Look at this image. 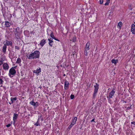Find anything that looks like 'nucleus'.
<instances>
[{
	"instance_id": "obj_1",
	"label": "nucleus",
	"mask_w": 135,
	"mask_h": 135,
	"mask_svg": "<svg viewBox=\"0 0 135 135\" xmlns=\"http://www.w3.org/2000/svg\"><path fill=\"white\" fill-rule=\"evenodd\" d=\"M39 52L38 51H35L33 53H32L29 55L28 58L29 59L38 58L39 56Z\"/></svg>"
},
{
	"instance_id": "obj_2",
	"label": "nucleus",
	"mask_w": 135,
	"mask_h": 135,
	"mask_svg": "<svg viewBox=\"0 0 135 135\" xmlns=\"http://www.w3.org/2000/svg\"><path fill=\"white\" fill-rule=\"evenodd\" d=\"M16 73V71L13 68H11L9 71V76L10 77H12L11 75H14Z\"/></svg>"
},
{
	"instance_id": "obj_3",
	"label": "nucleus",
	"mask_w": 135,
	"mask_h": 135,
	"mask_svg": "<svg viewBox=\"0 0 135 135\" xmlns=\"http://www.w3.org/2000/svg\"><path fill=\"white\" fill-rule=\"evenodd\" d=\"M18 28H17L16 29V31H15V36L16 37L17 39H18L19 38V37L20 36V35L19 33V32H18L17 31V29Z\"/></svg>"
},
{
	"instance_id": "obj_4",
	"label": "nucleus",
	"mask_w": 135,
	"mask_h": 135,
	"mask_svg": "<svg viewBox=\"0 0 135 135\" xmlns=\"http://www.w3.org/2000/svg\"><path fill=\"white\" fill-rule=\"evenodd\" d=\"M131 31L133 34H135V25L133 24L132 25Z\"/></svg>"
},
{
	"instance_id": "obj_5",
	"label": "nucleus",
	"mask_w": 135,
	"mask_h": 135,
	"mask_svg": "<svg viewBox=\"0 0 135 135\" xmlns=\"http://www.w3.org/2000/svg\"><path fill=\"white\" fill-rule=\"evenodd\" d=\"M115 93V91H114L113 89L112 91L110 92L109 94V99H110V98H112V96L114 95Z\"/></svg>"
},
{
	"instance_id": "obj_6",
	"label": "nucleus",
	"mask_w": 135,
	"mask_h": 135,
	"mask_svg": "<svg viewBox=\"0 0 135 135\" xmlns=\"http://www.w3.org/2000/svg\"><path fill=\"white\" fill-rule=\"evenodd\" d=\"M12 42L11 41H6V42L5 43V44L4 43V45L6 46L7 45H12Z\"/></svg>"
},
{
	"instance_id": "obj_7",
	"label": "nucleus",
	"mask_w": 135,
	"mask_h": 135,
	"mask_svg": "<svg viewBox=\"0 0 135 135\" xmlns=\"http://www.w3.org/2000/svg\"><path fill=\"white\" fill-rule=\"evenodd\" d=\"M3 68L4 69H8L9 68V66L7 64L5 63L3 65Z\"/></svg>"
},
{
	"instance_id": "obj_8",
	"label": "nucleus",
	"mask_w": 135,
	"mask_h": 135,
	"mask_svg": "<svg viewBox=\"0 0 135 135\" xmlns=\"http://www.w3.org/2000/svg\"><path fill=\"white\" fill-rule=\"evenodd\" d=\"M69 84L68 81L66 80L65 83V89H67V88Z\"/></svg>"
},
{
	"instance_id": "obj_9",
	"label": "nucleus",
	"mask_w": 135,
	"mask_h": 135,
	"mask_svg": "<svg viewBox=\"0 0 135 135\" xmlns=\"http://www.w3.org/2000/svg\"><path fill=\"white\" fill-rule=\"evenodd\" d=\"M18 115L17 114H15L14 113V117H13V120L14 122V123H15V120H16L17 118Z\"/></svg>"
},
{
	"instance_id": "obj_10",
	"label": "nucleus",
	"mask_w": 135,
	"mask_h": 135,
	"mask_svg": "<svg viewBox=\"0 0 135 135\" xmlns=\"http://www.w3.org/2000/svg\"><path fill=\"white\" fill-rule=\"evenodd\" d=\"M94 87L95 88L94 91L95 92H97L99 88V85L96 84V85H94Z\"/></svg>"
},
{
	"instance_id": "obj_11",
	"label": "nucleus",
	"mask_w": 135,
	"mask_h": 135,
	"mask_svg": "<svg viewBox=\"0 0 135 135\" xmlns=\"http://www.w3.org/2000/svg\"><path fill=\"white\" fill-rule=\"evenodd\" d=\"M50 36L51 38L54 39L55 40L58 41H59V40L58 39H57L53 35V33L52 32H51V34L50 35Z\"/></svg>"
},
{
	"instance_id": "obj_12",
	"label": "nucleus",
	"mask_w": 135,
	"mask_h": 135,
	"mask_svg": "<svg viewBox=\"0 0 135 135\" xmlns=\"http://www.w3.org/2000/svg\"><path fill=\"white\" fill-rule=\"evenodd\" d=\"M90 45V43L89 42H88L86 44V46H85V49H86V50H89V46Z\"/></svg>"
},
{
	"instance_id": "obj_13",
	"label": "nucleus",
	"mask_w": 135,
	"mask_h": 135,
	"mask_svg": "<svg viewBox=\"0 0 135 135\" xmlns=\"http://www.w3.org/2000/svg\"><path fill=\"white\" fill-rule=\"evenodd\" d=\"M45 43V40L43 39L41 41L40 43V45L42 46Z\"/></svg>"
},
{
	"instance_id": "obj_14",
	"label": "nucleus",
	"mask_w": 135,
	"mask_h": 135,
	"mask_svg": "<svg viewBox=\"0 0 135 135\" xmlns=\"http://www.w3.org/2000/svg\"><path fill=\"white\" fill-rule=\"evenodd\" d=\"M5 26L6 27H8L10 26V24L8 21L5 22Z\"/></svg>"
},
{
	"instance_id": "obj_15",
	"label": "nucleus",
	"mask_w": 135,
	"mask_h": 135,
	"mask_svg": "<svg viewBox=\"0 0 135 135\" xmlns=\"http://www.w3.org/2000/svg\"><path fill=\"white\" fill-rule=\"evenodd\" d=\"M48 40L49 41V44L50 46H52V44H51V43L53 42L52 41V39L51 38H48Z\"/></svg>"
},
{
	"instance_id": "obj_16",
	"label": "nucleus",
	"mask_w": 135,
	"mask_h": 135,
	"mask_svg": "<svg viewBox=\"0 0 135 135\" xmlns=\"http://www.w3.org/2000/svg\"><path fill=\"white\" fill-rule=\"evenodd\" d=\"M7 46L6 45H4L2 51L3 52L5 53L6 52Z\"/></svg>"
},
{
	"instance_id": "obj_17",
	"label": "nucleus",
	"mask_w": 135,
	"mask_h": 135,
	"mask_svg": "<svg viewBox=\"0 0 135 135\" xmlns=\"http://www.w3.org/2000/svg\"><path fill=\"white\" fill-rule=\"evenodd\" d=\"M118 61V60H115L114 59H113L112 60V62L114 63L115 64H116L117 62Z\"/></svg>"
},
{
	"instance_id": "obj_18",
	"label": "nucleus",
	"mask_w": 135,
	"mask_h": 135,
	"mask_svg": "<svg viewBox=\"0 0 135 135\" xmlns=\"http://www.w3.org/2000/svg\"><path fill=\"white\" fill-rule=\"evenodd\" d=\"M17 100V98L16 97L13 98L12 97L11 98V100L12 102V103H13L14 101H15Z\"/></svg>"
},
{
	"instance_id": "obj_19",
	"label": "nucleus",
	"mask_w": 135,
	"mask_h": 135,
	"mask_svg": "<svg viewBox=\"0 0 135 135\" xmlns=\"http://www.w3.org/2000/svg\"><path fill=\"white\" fill-rule=\"evenodd\" d=\"M35 72L36 73H40L41 72L40 68L39 69H37L35 71V70L34 71V72H35Z\"/></svg>"
},
{
	"instance_id": "obj_20",
	"label": "nucleus",
	"mask_w": 135,
	"mask_h": 135,
	"mask_svg": "<svg viewBox=\"0 0 135 135\" xmlns=\"http://www.w3.org/2000/svg\"><path fill=\"white\" fill-rule=\"evenodd\" d=\"M77 117H75L74 118V119H73V121L72 122L73 123H74L75 124V123L77 120Z\"/></svg>"
},
{
	"instance_id": "obj_21",
	"label": "nucleus",
	"mask_w": 135,
	"mask_h": 135,
	"mask_svg": "<svg viewBox=\"0 0 135 135\" xmlns=\"http://www.w3.org/2000/svg\"><path fill=\"white\" fill-rule=\"evenodd\" d=\"M21 60L20 58H18L17 60V61L16 62L17 63L19 64L21 62Z\"/></svg>"
},
{
	"instance_id": "obj_22",
	"label": "nucleus",
	"mask_w": 135,
	"mask_h": 135,
	"mask_svg": "<svg viewBox=\"0 0 135 135\" xmlns=\"http://www.w3.org/2000/svg\"><path fill=\"white\" fill-rule=\"evenodd\" d=\"M113 12L112 11H110L108 12L107 14L109 16H110V15L113 13Z\"/></svg>"
},
{
	"instance_id": "obj_23",
	"label": "nucleus",
	"mask_w": 135,
	"mask_h": 135,
	"mask_svg": "<svg viewBox=\"0 0 135 135\" xmlns=\"http://www.w3.org/2000/svg\"><path fill=\"white\" fill-rule=\"evenodd\" d=\"M122 22H119L118 24V26H119V28H120L122 26Z\"/></svg>"
},
{
	"instance_id": "obj_24",
	"label": "nucleus",
	"mask_w": 135,
	"mask_h": 135,
	"mask_svg": "<svg viewBox=\"0 0 135 135\" xmlns=\"http://www.w3.org/2000/svg\"><path fill=\"white\" fill-rule=\"evenodd\" d=\"M30 103L32 105L35 106L36 105V103L34 102L33 101H32L30 102Z\"/></svg>"
},
{
	"instance_id": "obj_25",
	"label": "nucleus",
	"mask_w": 135,
	"mask_h": 135,
	"mask_svg": "<svg viewBox=\"0 0 135 135\" xmlns=\"http://www.w3.org/2000/svg\"><path fill=\"white\" fill-rule=\"evenodd\" d=\"M74 123H73V122H72L71 124L69 126L68 128L70 129L73 126L74 124Z\"/></svg>"
},
{
	"instance_id": "obj_26",
	"label": "nucleus",
	"mask_w": 135,
	"mask_h": 135,
	"mask_svg": "<svg viewBox=\"0 0 135 135\" xmlns=\"http://www.w3.org/2000/svg\"><path fill=\"white\" fill-rule=\"evenodd\" d=\"M39 119H38L37 122L35 124V125H36L37 126L40 125V124L38 123V121Z\"/></svg>"
},
{
	"instance_id": "obj_27",
	"label": "nucleus",
	"mask_w": 135,
	"mask_h": 135,
	"mask_svg": "<svg viewBox=\"0 0 135 135\" xmlns=\"http://www.w3.org/2000/svg\"><path fill=\"white\" fill-rule=\"evenodd\" d=\"M76 37L75 36L73 38V39L72 40V41L73 42H75L76 41Z\"/></svg>"
},
{
	"instance_id": "obj_28",
	"label": "nucleus",
	"mask_w": 135,
	"mask_h": 135,
	"mask_svg": "<svg viewBox=\"0 0 135 135\" xmlns=\"http://www.w3.org/2000/svg\"><path fill=\"white\" fill-rule=\"evenodd\" d=\"M97 92H95V91H94V93L93 95V97L94 98L95 97Z\"/></svg>"
},
{
	"instance_id": "obj_29",
	"label": "nucleus",
	"mask_w": 135,
	"mask_h": 135,
	"mask_svg": "<svg viewBox=\"0 0 135 135\" xmlns=\"http://www.w3.org/2000/svg\"><path fill=\"white\" fill-rule=\"evenodd\" d=\"M74 96L73 95H71L70 96V98L71 99H74Z\"/></svg>"
},
{
	"instance_id": "obj_30",
	"label": "nucleus",
	"mask_w": 135,
	"mask_h": 135,
	"mask_svg": "<svg viewBox=\"0 0 135 135\" xmlns=\"http://www.w3.org/2000/svg\"><path fill=\"white\" fill-rule=\"evenodd\" d=\"M103 2V0H100V4H102Z\"/></svg>"
},
{
	"instance_id": "obj_31",
	"label": "nucleus",
	"mask_w": 135,
	"mask_h": 135,
	"mask_svg": "<svg viewBox=\"0 0 135 135\" xmlns=\"http://www.w3.org/2000/svg\"><path fill=\"white\" fill-rule=\"evenodd\" d=\"M3 82V80L1 79H0V84H2Z\"/></svg>"
},
{
	"instance_id": "obj_32",
	"label": "nucleus",
	"mask_w": 135,
	"mask_h": 135,
	"mask_svg": "<svg viewBox=\"0 0 135 135\" xmlns=\"http://www.w3.org/2000/svg\"><path fill=\"white\" fill-rule=\"evenodd\" d=\"M15 49H17V50H19V48L18 46H15Z\"/></svg>"
},
{
	"instance_id": "obj_33",
	"label": "nucleus",
	"mask_w": 135,
	"mask_h": 135,
	"mask_svg": "<svg viewBox=\"0 0 135 135\" xmlns=\"http://www.w3.org/2000/svg\"><path fill=\"white\" fill-rule=\"evenodd\" d=\"M10 126H11V124H9L7 125H6V126L7 127H9Z\"/></svg>"
},
{
	"instance_id": "obj_34",
	"label": "nucleus",
	"mask_w": 135,
	"mask_h": 135,
	"mask_svg": "<svg viewBox=\"0 0 135 135\" xmlns=\"http://www.w3.org/2000/svg\"><path fill=\"white\" fill-rule=\"evenodd\" d=\"M85 55L86 56H87V51H86V52L85 51Z\"/></svg>"
},
{
	"instance_id": "obj_35",
	"label": "nucleus",
	"mask_w": 135,
	"mask_h": 135,
	"mask_svg": "<svg viewBox=\"0 0 135 135\" xmlns=\"http://www.w3.org/2000/svg\"><path fill=\"white\" fill-rule=\"evenodd\" d=\"M110 0H107V2H108L109 4L110 2Z\"/></svg>"
},
{
	"instance_id": "obj_36",
	"label": "nucleus",
	"mask_w": 135,
	"mask_h": 135,
	"mask_svg": "<svg viewBox=\"0 0 135 135\" xmlns=\"http://www.w3.org/2000/svg\"><path fill=\"white\" fill-rule=\"evenodd\" d=\"M2 61H0V65H1L2 64Z\"/></svg>"
},
{
	"instance_id": "obj_37",
	"label": "nucleus",
	"mask_w": 135,
	"mask_h": 135,
	"mask_svg": "<svg viewBox=\"0 0 135 135\" xmlns=\"http://www.w3.org/2000/svg\"><path fill=\"white\" fill-rule=\"evenodd\" d=\"M109 4V3H108V2H106L105 4V6H106V5H108Z\"/></svg>"
},
{
	"instance_id": "obj_38",
	"label": "nucleus",
	"mask_w": 135,
	"mask_h": 135,
	"mask_svg": "<svg viewBox=\"0 0 135 135\" xmlns=\"http://www.w3.org/2000/svg\"><path fill=\"white\" fill-rule=\"evenodd\" d=\"M94 119H93L91 120V122H94Z\"/></svg>"
},
{
	"instance_id": "obj_39",
	"label": "nucleus",
	"mask_w": 135,
	"mask_h": 135,
	"mask_svg": "<svg viewBox=\"0 0 135 135\" xmlns=\"http://www.w3.org/2000/svg\"><path fill=\"white\" fill-rule=\"evenodd\" d=\"M114 7V6H112V8H113Z\"/></svg>"
},
{
	"instance_id": "obj_40",
	"label": "nucleus",
	"mask_w": 135,
	"mask_h": 135,
	"mask_svg": "<svg viewBox=\"0 0 135 135\" xmlns=\"http://www.w3.org/2000/svg\"><path fill=\"white\" fill-rule=\"evenodd\" d=\"M65 74H64V75H63V76H65Z\"/></svg>"
},
{
	"instance_id": "obj_41",
	"label": "nucleus",
	"mask_w": 135,
	"mask_h": 135,
	"mask_svg": "<svg viewBox=\"0 0 135 135\" xmlns=\"http://www.w3.org/2000/svg\"><path fill=\"white\" fill-rule=\"evenodd\" d=\"M133 122H131V123H132V124H133Z\"/></svg>"
},
{
	"instance_id": "obj_42",
	"label": "nucleus",
	"mask_w": 135,
	"mask_h": 135,
	"mask_svg": "<svg viewBox=\"0 0 135 135\" xmlns=\"http://www.w3.org/2000/svg\"><path fill=\"white\" fill-rule=\"evenodd\" d=\"M40 88H41V87H39Z\"/></svg>"
},
{
	"instance_id": "obj_43",
	"label": "nucleus",
	"mask_w": 135,
	"mask_h": 135,
	"mask_svg": "<svg viewBox=\"0 0 135 135\" xmlns=\"http://www.w3.org/2000/svg\"><path fill=\"white\" fill-rule=\"evenodd\" d=\"M134 23L135 24V22H134Z\"/></svg>"
}]
</instances>
